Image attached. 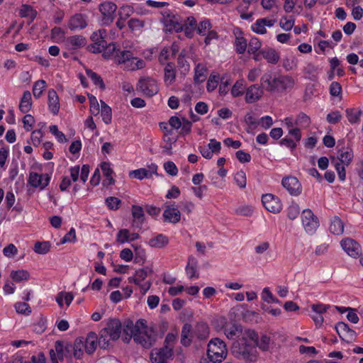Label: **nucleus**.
<instances>
[{
    "instance_id": "1",
    "label": "nucleus",
    "mask_w": 363,
    "mask_h": 363,
    "mask_svg": "<svg viewBox=\"0 0 363 363\" xmlns=\"http://www.w3.org/2000/svg\"><path fill=\"white\" fill-rule=\"evenodd\" d=\"M123 342L128 343L133 338L135 342L145 348L151 347L157 339V333L147 327L144 319L138 320L135 324L133 321H128L123 328Z\"/></svg>"
},
{
    "instance_id": "2",
    "label": "nucleus",
    "mask_w": 363,
    "mask_h": 363,
    "mask_svg": "<svg viewBox=\"0 0 363 363\" xmlns=\"http://www.w3.org/2000/svg\"><path fill=\"white\" fill-rule=\"evenodd\" d=\"M231 352L235 357L246 362H254L257 359V352L255 345L241 339L235 342L231 347Z\"/></svg>"
},
{
    "instance_id": "3",
    "label": "nucleus",
    "mask_w": 363,
    "mask_h": 363,
    "mask_svg": "<svg viewBox=\"0 0 363 363\" xmlns=\"http://www.w3.org/2000/svg\"><path fill=\"white\" fill-rule=\"evenodd\" d=\"M227 348L225 342L219 338H213L208 344L207 356L210 361L221 362L227 356Z\"/></svg>"
},
{
    "instance_id": "4",
    "label": "nucleus",
    "mask_w": 363,
    "mask_h": 363,
    "mask_svg": "<svg viewBox=\"0 0 363 363\" xmlns=\"http://www.w3.org/2000/svg\"><path fill=\"white\" fill-rule=\"evenodd\" d=\"M162 23L167 30L169 32H181L184 27V19L178 14L170 10H164L161 12Z\"/></svg>"
},
{
    "instance_id": "5",
    "label": "nucleus",
    "mask_w": 363,
    "mask_h": 363,
    "mask_svg": "<svg viewBox=\"0 0 363 363\" xmlns=\"http://www.w3.org/2000/svg\"><path fill=\"white\" fill-rule=\"evenodd\" d=\"M301 219L305 230L309 234L314 233L319 226L318 218L310 209H305L303 211Z\"/></svg>"
},
{
    "instance_id": "6",
    "label": "nucleus",
    "mask_w": 363,
    "mask_h": 363,
    "mask_svg": "<svg viewBox=\"0 0 363 363\" xmlns=\"http://www.w3.org/2000/svg\"><path fill=\"white\" fill-rule=\"evenodd\" d=\"M137 90L150 97L155 95L159 91L156 81L150 77L140 79Z\"/></svg>"
},
{
    "instance_id": "7",
    "label": "nucleus",
    "mask_w": 363,
    "mask_h": 363,
    "mask_svg": "<svg viewBox=\"0 0 363 363\" xmlns=\"http://www.w3.org/2000/svg\"><path fill=\"white\" fill-rule=\"evenodd\" d=\"M281 184L291 196H298L302 192V186L298 179L292 176L282 179Z\"/></svg>"
},
{
    "instance_id": "8",
    "label": "nucleus",
    "mask_w": 363,
    "mask_h": 363,
    "mask_svg": "<svg viewBox=\"0 0 363 363\" xmlns=\"http://www.w3.org/2000/svg\"><path fill=\"white\" fill-rule=\"evenodd\" d=\"M106 35V31L104 29H100L97 31L94 32L91 35V40L93 43L96 44H103L104 46L107 47L108 51L105 52L103 55L105 57H109L110 55L116 51V44L110 43L107 45L105 40Z\"/></svg>"
},
{
    "instance_id": "9",
    "label": "nucleus",
    "mask_w": 363,
    "mask_h": 363,
    "mask_svg": "<svg viewBox=\"0 0 363 363\" xmlns=\"http://www.w3.org/2000/svg\"><path fill=\"white\" fill-rule=\"evenodd\" d=\"M86 44V38L82 35H74L65 38L63 41L64 48L71 52H74Z\"/></svg>"
},
{
    "instance_id": "10",
    "label": "nucleus",
    "mask_w": 363,
    "mask_h": 363,
    "mask_svg": "<svg viewBox=\"0 0 363 363\" xmlns=\"http://www.w3.org/2000/svg\"><path fill=\"white\" fill-rule=\"evenodd\" d=\"M165 209L163 213L164 220L172 223H177L181 219V213L176 206L175 202L165 203Z\"/></svg>"
},
{
    "instance_id": "11",
    "label": "nucleus",
    "mask_w": 363,
    "mask_h": 363,
    "mask_svg": "<svg viewBox=\"0 0 363 363\" xmlns=\"http://www.w3.org/2000/svg\"><path fill=\"white\" fill-rule=\"evenodd\" d=\"M262 202L264 208L273 213H279L282 208V204L280 199L271 194H267L262 196Z\"/></svg>"
},
{
    "instance_id": "12",
    "label": "nucleus",
    "mask_w": 363,
    "mask_h": 363,
    "mask_svg": "<svg viewBox=\"0 0 363 363\" xmlns=\"http://www.w3.org/2000/svg\"><path fill=\"white\" fill-rule=\"evenodd\" d=\"M275 91L282 92L293 89L295 79L289 75H278L274 77Z\"/></svg>"
},
{
    "instance_id": "13",
    "label": "nucleus",
    "mask_w": 363,
    "mask_h": 363,
    "mask_svg": "<svg viewBox=\"0 0 363 363\" xmlns=\"http://www.w3.org/2000/svg\"><path fill=\"white\" fill-rule=\"evenodd\" d=\"M116 9V5L110 1H106L100 4L99 11L103 16L102 22L104 24H109L113 22Z\"/></svg>"
},
{
    "instance_id": "14",
    "label": "nucleus",
    "mask_w": 363,
    "mask_h": 363,
    "mask_svg": "<svg viewBox=\"0 0 363 363\" xmlns=\"http://www.w3.org/2000/svg\"><path fill=\"white\" fill-rule=\"evenodd\" d=\"M335 328L342 340L347 342H352L355 340L356 333L350 329L347 323L338 322L335 325Z\"/></svg>"
},
{
    "instance_id": "15",
    "label": "nucleus",
    "mask_w": 363,
    "mask_h": 363,
    "mask_svg": "<svg viewBox=\"0 0 363 363\" xmlns=\"http://www.w3.org/2000/svg\"><path fill=\"white\" fill-rule=\"evenodd\" d=\"M173 355L172 347L164 346L159 350L152 351L150 354L151 359L155 363H167V359Z\"/></svg>"
},
{
    "instance_id": "16",
    "label": "nucleus",
    "mask_w": 363,
    "mask_h": 363,
    "mask_svg": "<svg viewBox=\"0 0 363 363\" xmlns=\"http://www.w3.org/2000/svg\"><path fill=\"white\" fill-rule=\"evenodd\" d=\"M340 245L348 255L352 257H358L361 253V246L354 240L347 238L340 242Z\"/></svg>"
},
{
    "instance_id": "17",
    "label": "nucleus",
    "mask_w": 363,
    "mask_h": 363,
    "mask_svg": "<svg viewBox=\"0 0 363 363\" xmlns=\"http://www.w3.org/2000/svg\"><path fill=\"white\" fill-rule=\"evenodd\" d=\"M50 177L48 174H41L31 172L29 175L28 182L33 187H39L41 189L45 188L50 182Z\"/></svg>"
},
{
    "instance_id": "18",
    "label": "nucleus",
    "mask_w": 363,
    "mask_h": 363,
    "mask_svg": "<svg viewBox=\"0 0 363 363\" xmlns=\"http://www.w3.org/2000/svg\"><path fill=\"white\" fill-rule=\"evenodd\" d=\"M102 330L107 331V335L110 339L116 340L120 337L121 333V323L118 319H111Z\"/></svg>"
},
{
    "instance_id": "19",
    "label": "nucleus",
    "mask_w": 363,
    "mask_h": 363,
    "mask_svg": "<svg viewBox=\"0 0 363 363\" xmlns=\"http://www.w3.org/2000/svg\"><path fill=\"white\" fill-rule=\"evenodd\" d=\"M263 94V89L259 85H251L246 90L245 101L249 104L255 103L261 99Z\"/></svg>"
},
{
    "instance_id": "20",
    "label": "nucleus",
    "mask_w": 363,
    "mask_h": 363,
    "mask_svg": "<svg viewBox=\"0 0 363 363\" xmlns=\"http://www.w3.org/2000/svg\"><path fill=\"white\" fill-rule=\"evenodd\" d=\"M276 22L275 19L259 18L252 25L251 28L255 33L263 35L267 33L266 26L272 27Z\"/></svg>"
},
{
    "instance_id": "21",
    "label": "nucleus",
    "mask_w": 363,
    "mask_h": 363,
    "mask_svg": "<svg viewBox=\"0 0 363 363\" xmlns=\"http://www.w3.org/2000/svg\"><path fill=\"white\" fill-rule=\"evenodd\" d=\"M87 26L85 16L82 13H76L72 16L68 23V28L71 30H82Z\"/></svg>"
},
{
    "instance_id": "22",
    "label": "nucleus",
    "mask_w": 363,
    "mask_h": 363,
    "mask_svg": "<svg viewBox=\"0 0 363 363\" xmlns=\"http://www.w3.org/2000/svg\"><path fill=\"white\" fill-rule=\"evenodd\" d=\"M150 169H147L145 168H140L130 172V177L133 178H135L140 180L143 179L144 178H150L153 174L157 173V166L155 164H152L150 166Z\"/></svg>"
},
{
    "instance_id": "23",
    "label": "nucleus",
    "mask_w": 363,
    "mask_h": 363,
    "mask_svg": "<svg viewBox=\"0 0 363 363\" xmlns=\"http://www.w3.org/2000/svg\"><path fill=\"white\" fill-rule=\"evenodd\" d=\"M48 108L54 114L57 115L60 110V101L58 95L53 89H50L48 94Z\"/></svg>"
},
{
    "instance_id": "24",
    "label": "nucleus",
    "mask_w": 363,
    "mask_h": 363,
    "mask_svg": "<svg viewBox=\"0 0 363 363\" xmlns=\"http://www.w3.org/2000/svg\"><path fill=\"white\" fill-rule=\"evenodd\" d=\"M97 335L94 332H90L87 336L84 339V347L86 353L92 354L96 349L97 346Z\"/></svg>"
},
{
    "instance_id": "25",
    "label": "nucleus",
    "mask_w": 363,
    "mask_h": 363,
    "mask_svg": "<svg viewBox=\"0 0 363 363\" xmlns=\"http://www.w3.org/2000/svg\"><path fill=\"white\" fill-rule=\"evenodd\" d=\"M152 273V270L149 267H145L136 270L134 276L128 278L129 283H134L136 285H140L141 282L146 279L148 274Z\"/></svg>"
},
{
    "instance_id": "26",
    "label": "nucleus",
    "mask_w": 363,
    "mask_h": 363,
    "mask_svg": "<svg viewBox=\"0 0 363 363\" xmlns=\"http://www.w3.org/2000/svg\"><path fill=\"white\" fill-rule=\"evenodd\" d=\"M164 82L167 86L172 85L176 79L175 66L172 62H168L164 69Z\"/></svg>"
},
{
    "instance_id": "27",
    "label": "nucleus",
    "mask_w": 363,
    "mask_h": 363,
    "mask_svg": "<svg viewBox=\"0 0 363 363\" xmlns=\"http://www.w3.org/2000/svg\"><path fill=\"white\" fill-rule=\"evenodd\" d=\"M84 338L78 337L76 339L73 345H68L66 347V350L70 351V350H72L74 357L81 359L84 354Z\"/></svg>"
},
{
    "instance_id": "28",
    "label": "nucleus",
    "mask_w": 363,
    "mask_h": 363,
    "mask_svg": "<svg viewBox=\"0 0 363 363\" xmlns=\"http://www.w3.org/2000/svg\"><path fill=\"white\" fill-rule=\"evenodd\" d=\"M132 215L133 217V225L137 228H141L144 220L143 208L137 205L132 206Z\"/></svg>"
},
{
    "instance_id": "29",
    "label": "nucleus",
    "mask_w": 363,
    "mask_h": 363,
    "mask_svg": "<svg viewBox=\"0 0 363 363\" xmlns=\"http://www.w3.org/2000/svg\"><path fill=\"white\" fill-rule=\"evenodd\" d=\"M330 232L334 235H340L344 231V223L337 216L330 219V224L329 226Z\"/></svg>"
},
{
    "instance_id": "30",
    "label": "nucleus",
    "mask_w": 363,
    "mask_h": 363,
    "mask_svg": "<svg viewBox=\"0 0 363 363\" xmlns=\"http://www.w3.org/2000/svg\"><path fill=\"white\" fill-rule=\"evenodd\" d=\"M260 54L271 64H277L280 59L279 52L273 48L263 49L260 51Z\"/></svg>"
},
{
    "instance_id": "31",
    "label": "nucleus",
    "mask_w": 363,
    "mask_h": 363,
    "mask_svg": "<svg viewBox=\"0 0 363 363\" xmlns=\"http://www.w3.org/2000/svg\"><path fill=\"white\" fill-rule=\"evenodd\" d=\"M145 63L144 60L141 59H138L136 57L133 56V59H130L124 65H123V68L126 70L133 71L136 69H142L145 67Z\"/></svg>"
},
{
    "instance_id": "32",
    "label": "nucleus",
    "mask_w": 363,
    "mask_h": 363,
    "mask_svg": "<svg viewBox=\"0 0 363 363\" xmlns=\"http://www.w3.org/2000/svg\"><path fill=\"white\" fill-rule=\"evenodd\" d=\"M197 265V259L193 256L189 257L188 264L186 267V272L189 279L199 278V275L196 271Z\"/></svg>"
},
{
    "instance_id": "33",
    "label": "nucleus",
    "mask_w": 363,
    "mask_h": 363,
    "mask_svg": "<svg viewBox=\"0 0 363 363\" xmlns=\"http://www.w3.org/2000/svg\"><path fill=\"white\" fill-rule=\"evenodd\" d=\"M32 107V97L29 91H25L21 99L19 104L20 111L23 113H28Z\"/></svg>"
},
{
    "instance_id": "34",
    "label": "nucleus",
    "mask_w": 363,
    "mask_h": 363,
    "mask_svg": "<svg viewBox=\"0 0 363 363\" xmlns=\"http://www.w3.org/2000/svg\"><path fill=\"white\" fill-rule=\"evenodd\" d=\"M169 243L168 238L163 234H158L148 241V245L152 247L162 248Z\"/></svg>"
},
{
    "instance_id": "35",
    "label": "nucleus",
    "mask_w": 363,
    "mask_h": 363,
    "mask_svg": "<svg viewBox=\"0 0 363 363\" xmlns=\"http://www.w3.org/2000/svg\"><path fill=\"white\" fill-rule=\"evenodd\" d=\"M194 335L200 340L206 339L209 335V328L205 323H199L195 326Z\"/></svg>"
},
{
    "instance_id": "36",
    "label": "nucleus",
    "mask_w": 363,
    "mask_h": 363,
    "mask_svg": "<svg viewBox=\"0 0 363 363\" xmlns=\"http://www.w3.org/2000/svg\"><path fill=\"white\" fill-rule=\"evenodd\" d=\"M260 81L262 82V85L263 86V87L265 88V89L267 91H270V92L275 91V88H274V86H275V84L274 83V77H272L271 73L264 74L262 76Z\"/></svg>"
},
{
    "instance_id": "37",
    "label": "nucleus",
    "mask_w": 363,
    "mask_h": 363,
    "mask_svg": "<svg viewBox=\"0 0 363 363\" xmlns=\"http://www.w3.org/2000/svg\"><path fill=\"white\" fill-rule=\"evenodd\" d=\"M116 52V62L121 65H123L130 59H133V54L129 50H118Z\"/></svg>"
},
{
    "instance_id": "38",
    "label": "nucleus",
    "mask_w": 363,
    "mask_h": 363,
    "mask_svg": "<svg viewBox=\"0 0 363 363\" xmlns=\"http://www.w3.org/2000/svg\"><path fill=\"white\" fill-rule=\"evenodd\" d=\"M101 169L104 176L106 178L107 185H112L115 183L112 174L113 173V169L110 167V164L108 162H103L101 164Z\"/></svg>"
},
{
    "instance_id": "39",
    "label": "nucleus",
    "mask_w": 363,
    "mask_h": 363,
    "mask_svg": "<svg viewBox=\"0 0 363 363\" xmlns=\"http://www.w3.org/2000/svg\"><path fill=\"white\" fill-rule=\"evenodd\" d=\"M101 116L102 120L106 124H110L112 121L111 108L105 102L101 101Z\"/></svg>"
},
{
    "instance_id": "40",
    "label": "nucleus",
    "mask_w": 363,
    "mask_h": 363,
    "mask_svg": "<svg viewBox=\"0 0 363 363\" xmlns=\"http://www.w3.org/2000/svg\"><path fill=\"white\" fill-rule=\"evenodd\" d=\"M298 59L294 55H289L283 59L282 66L286 71H291L298 67Z\"/></svg>"
},
{
    "instance_id": "41",
    "label": "nucleus",
    "mask_w": 363,
    "mask_h": 363,
    "mask_svg": "<svg viewBox=\"0 0 363 363\" xmlns=\"http://www.w3.org/2000/svg\"><path fill=\"white\" fill-rule=\"evenodd\" d=\"M234 45L238 53L243 54L245 52L247 43L246 39L242 35V33L236 36Z\"/></svg>"
},
{
    "instance_id": "42",
    "label": "nucleus",
    "mask_w": 363,
    "mask_h": 363,
    "mask_svg": "<svg viewBox=\"0 0 363 363\" xmlns=\"http://www.w3.org/2000/svg\"><path fill=\"white\" fill-rule=\"evenodd\" d=\"M353 152L351 149L347 148L341 150L338 155V159L343 165H349L353 158Z\"/></svg>"
},
{
    "instance_id": "43",
    "label": "nucleus",
    "mask_w": 363,
    "mask_h": 363,
    "mask_svg": "<svg viewBox=\"0 0 363 363\" xmlns=\"http://www.w3.org/2000/svg\"><path fill=\"white\" fill-rule=\"evenodd\" d=\"M191 331V325L189 324H184L182 330L181 343L187 347L191 345V340L189 338V335Z\"/></svg>"
},
{
    "instance_id": "44",
    "label": "nucleus",
    "mask_w": 363,
    "mask_h": 363,
    "mask_svg": "<svg viewBox=\"0 0 363 363\" xmlns=\"http://www.w3.org/2000/svg\"><path fill=\"white\" fill-rule=\"evenodd\" d=\"M10 277L14 281L20 282L28 280L30 274L26 270L19 269L16 271H11Z\"/></svg>"
},
{
    "instance_id": "45",
    "label": "nucleus",
    "mask_w": 363,
    "mask_h": 363,
    "mask_svg": "<svg viewBox=\"0 0 363 363\" xmlns=\"http://www.w3.org/2000/svg\"><path fill=\"white\" fill-rule=\"evenodd\" d=\"M74 298V296L72 293L61 291L60 292L55 300L58 305L62 307L63 306V300H65L67 306H69Z\"/></svg>"
},
{
    "instance_id": "46",
    "label": "nucleus",
    "mask_w": 363,
    "mask_h": 363,
    "mask_svg": "<svg viewBox=\"0 0 363 363\" xmlns=\"http://www.w3.org/2000/svg\"><path fill=\"white\" fill-rule=\"evenodd\" d=\"M224 333L228 339H233L235 336L239 335L242 333V328L240 325H232L226 326L224 328Z\"/></svg>"
},
{
    "instance_id": "47",
    "label": "nucleus",
    "mask_w": 363,
    "mask_h": 363,
    "mask_svg": "<svg viewBox=\"0 0 363 363\" xmlns=\"http://www.w3.org/2000/svg\"><path fill=\"white\" fill-rule=\"evenodd\" d=\"M318 68L312 63H308L303 68L305 77L310 80L314 81L317 78Z\"/></svg>"
},
{
    "instance_id": "48",
    "label": "nucleus",
    "mask_w": 363,
    "mask_h": 363,
    "mask_svg": "<svg viewBox=\"0 0 363 363\" xmlns=\"http://www.w3.org/2000/svg\"><path fill=\"white\" fill-rule=\"evenodd\" d=\"M46 87V82L43 79L35 82L33 87V94L35 98L38 99L43 94Z\"/></svg>"
},
{
    "instance_id": "49",
    "label": "nucleus",
    "mask_w": 363,
    "mask_h": 363,
    "mask_svg": "<svg viewBox=\"0 0 363 363\" xmlns=\"http://www.w3.org/2000/svg\"><path fill=\"white\" fill-rule=\"evenodd\" d=\"M86 73L95 85L99 86L101 89H105V84L100 75L91 69L86 70Z\"/></svg>"
},
{
    "instance_id": "50",
    "label": "nucleus",
    "mask_w": 363,
    "mask_h": 363,
    "mask_svg": "<svg viewBox=\"0 0 363 363\" xmlns=\"http://www.w3.org/2000/svg\"><path fill=\"white\" fill-rule=\"evenodd\" d=\"M361 111L356 109H347L346 110V116L350 123H357L359 122Z\"/></svg>"
},
{
    "instance_id": "51",
    "label": "nucleus",
    "mask_w": 363,
    "mask_h": 363,
    "mask_svg": "<svg viewBox=\"0 0 363 363\" xmlns=\"http://www.w3.org/2000/svg\"><path fill=\"white\" fill-rule=\"evenodd\" d=\"M18 14L21 18L30 17L31 20H33L35 17V12L30 6L26 4L21 6Z\"/></svg>"
},
{
    "instance_id": "52",
    "label": "nucleus",
    "mask_w": 363,
    "mask_h": 363,
    "mask_svg": "<svg viewBox=\"0 0 363 363\" xmlns=\"http://www.w3.org/2000/svg\"><path fill=\"white\" fill-rule=\"evenodd\" d=\"M111 340H112L110 339L109 336L107 335V331L101 330L100 336L97 340L99 347L103 349H106L109 346Z\"/></svg>"
},
{
    "instance_id": "53",
    "label": "nucleus",
    "mask_w": 363,
    "mask_h": 363,
    "mask_svg": "<svg viewBox=\"0 0 363 363\" xmlns=\"http://www.w3.org/2000/svg\"><path fill=\"white\" fill-rule=\"evenodd\" d=\"M50 244L49 242H37L34 246V251L40 255H45L50 251Z\"/></svg>"
},
{
    "instance_id": "54",
    "label": "nucleus",
    "mask_w": 363,
    "mask_h": 363,
    "mask_svg": "<svg viewBox=\"0 0 363 363\" xmlns=\"http://www.w3.org/2000/svg\"><path fill=\"white\" fill-rule=\"evenodd\" d=\"M270 338L267 335H262L259 339L254 342L255 346H257L260 350L266 351L269 349Z\"/></svg>"
},
{
    "instance_id": "55",
    "label": "nucleus",
    "mask_w": 363,
    "mask_h": 363,
    "mask_svg": "<svg viewBox=\"0 0 363 363\" xmlns=\"http://www.w3.org/2000/svg\"><path fill=\"white\" fill-rule=\"evenodd\" d=\"M14 308L16 309V311L20 314L28 315L31 313V309H30V306L25 302L16 303L14 305Z\"/></svg>"
},
{
    "instance_id": "56",
    "label": "nucleus",
    "mask_w": 363,
    "mask_h": 363,
    "mask_svg": "<svg viewBox=\"0 0 363 363\" xmlns=\"http://www.w3.org/2000/svg\"><path fill=\"white\" fill-rule=\"evenodd\" d=\"M128 28L133 30H139L145 26V21L140 18H132L128 22Z\"/></svg>"
},
{
    "instance_id": "57",
    "label": "nucleus",
    "mask_w": 363,
    "mask_h": 363,
    "mask_svg": "<svg viewBox=\"0 0 363 363\" xmlns=\"http://www.w3.org/2000/svg\"><path fill=\"white\" fill-rule=\"evenodd\" d=\"M300 213V207L296 203H292L287 208V216L290 220L296 219Z\"/></svg>"
},
{
    "instance_id": "58",
    "label": "nucleus",
    "mask_w": 363,
    "mask_h": 363,
    "mask_svg": "<svg viewBox=\"0 0 363 363\" xmlns=\"http://www.w3.org/2000/svg\"><path fill=\"white\" fill-rule=\"evenodd\" d=\"M116 242L123 244L130 242V231L128 229H121L116 235Z\"/></svg>"
},
{
    "instance_id": "59",
    "label": "nucleus",
    "mask_w": 363,
    "mask_h": 363,
    "mask_svg": "<svg viewBox=\"0 0 363 363\" xmlns=\"http://www.w3.org/2000/svg\"><path fill=\"white\" fill-rule=\"evenodd\" d=\"M133 13V8L130 6H123L119 9L118 16L123 21H125Z\"/></svg>"
},
{
    "instance_id": "60",
    "label": "nucleus",
    "mask_w": 363,
    "mask_h": 363,
    "mask_svg": "<svg viewBox=\"0 0 363 363\" xmlns=\"http://www.w3.org/2000/svg\"><path fill=\"white\" fill-rule=\"evenodd\" d=\"M311 123V118L304 113H300L296 121L295 124L302 127H308Z\"/></svg>"
},
{
    "instance_id": "61",
    "label": "nucleus",
    "mask_w": 363,
    "mask_h": 363,
    "mask_svg": "<svg viewBox=\"0 0 363 363\" xmlns=\"http://www.w3.org/2000/svg\"><path fill=\"white\" fill-rule=\"evenodd\" d=\"M56 357H57L60 360H62L65 356V352H69V351L66 350V347H64V345L62 342L57 341L55 345V350Z\"/></svg>"
},
{
    "instance_id": "62",
    "label": "nucleus",
    "mask_w": 363,
    "mask_h": 363,
    "mask_svg": "<svg viewBox=\"0 0 363 363\" xmlns=\"http://www.w3.org/2000/svg\"><path fill=\"white\" fill-rule=\"evenodd\" d=\"M105 201L108 208L113 211L118 209L121 204V201L115 196H109Z\"/></svg>"
},
{
    "instance_id": "63",
    "label": "nucleus",
    "mask_w": 363,
    "mask_h": 363,
    "mask_svg": "<svg viewBox=\"0 0 363 363\" xmlns=\"http://www.w3.org/2000/svg\"><path fill=\"white\" fill-rule=\"evenodd\" d=\"M261 48V42L257 38H252L248 45V52L255 54Z\"/></svg>"
},
{
    "instance_id": "64",
    "label": "nucleus",
    "mask_w": 363,
    "mask_h": 363,
    "mask_svg": "<svg viewBox=\"0 0 363 363\" xmlns=\"http://www.w3.org/2000/svg\"><path fill=\"white\" fill-rule=\"evenodd\" d=\"M237 185L243 189L246 186V174L244 171L240 170L238 172L234 177Z\"/></svg>"
}]
</instances>
